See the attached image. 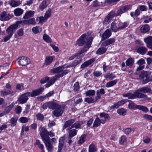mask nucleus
<instances>
[{
	"label": "nucleus",
	"instance_id": "1",
	"mask_svg": "<svg viewBox=\"0 0 152 152\" xmlns=\"http://www.w3.org/2000/svg\"><path fill=\"white\" fill-rule=\"evenodd\" d=\"M92 39L93 38L92 37H90L86 34H84L77 40L75 45L79 46H82L83 45H91Z\"/></svg>",
	"mask_w": 152,
	"mask_h": 152
},
{
	"label": "nucleus",
	"instance_id": "2",
	"mask_svg": "<svg viewBox=\"0 0 152 152\" xmlns=\"http://www.w3.org/2000/svg\"><path fill=\"white\" fill-rule=\"evenodd\" d=\"M92 39L93 38L92 37H90L86 34H84L77 40L75 45L79 46H82L83 45H91Z\"/></svg>",
	"mask_w": 152,
	"mask_h": 152
},
{
	"label": "nucleus",
	"instance_id": "3",
	"mask_svg": "<svg viewBox=\"0 0 152 152\" xmlns=\"http://www.w3.org/2000/svg\"><path fill=\"white\" fill-rule=\"evenodd\" d=\"M92 39L93 38L92 37H90L86 34H84L77 40L75 45L79 46H82L83 45H91Z\"/></svg>",
	"mask_w": 152,
	"mask_h": 152
},
{
	"label": "nucleus",
	"instance_id": "4",
	"mask_svg": "<svg viewBox=\"0 0 152 152\" xmlns=\"http://www.w3.org/2000/svg\"><path fill=\"white\" fill-rule=\"evenodd\" d=\"M18 26L17 24H15L10 26L7 28L6 32L7 33V35L4 38L3 41L6 42L10 39L15 30L17 28Z\"/></svg>",
	"mask_w": 152,
	"mask_h": 152
},
{
	"label": "nucleus",
	"instance_id": "5",
	"mask_svg": "<svg viewBox=\"0 0 152 152\" xmlns=\"http://www.w3.org/2000/svg\"><path fill=\"white\" fill-rule=\"evenodd\" d=\"M123 96L125 97H127L129 99H133L137 97L143 99H147L146 95L138 92L137 90L134 94L131 93H128L126 94H123Z\"/></svg>",
	"mask_w": 152,
	"mask_h": 152
},
{
	"label": "nucleus",
	"instance_id": "6",
	"mask_svg": "<svg viewBox=\"0 0 152 152\" xmlns=\"http://www.w3.org/2000/svg\"><path fill=\"white\" fill-rule=\"evenodd\" d=\"M139 77L144 84L152 81V75H151L150 73L148 72L144 71H142Z\"/></svg>",
	"mask_w": 152,
	"mask_h": 152
},
{
	"label": "nucleus",
	"instance_id": "7",
	"mask_svg": "<svg viewBox=\"0 0 152 152\" xmlns=\"http://www.w3.org/2000/svg\"><path fill=\"white\" fill-rule=\"evenodd\" d=\"M121 22L118 19H115L111 24L110 29L115 32L119 31V26Z\"/></svg>",
	"mask_w": 152,
	"mask_h": 152
},
{
	"label": "nucleus",
	"instance_id": "8",
	"mask_svg": "<svg viewBox=\"0 0 152 152\" xmlns=\"http://www.w3.org/2000/svg\"><path fill=\"white\" fill-rule=\"evenodd\" d=\"M53 114L56 117H59L61 116L64 110V108L63 107L57 104Z\"/></svg>",
	"mask_w": 152,
	"mask_h": 152
},
{
	"label": "nucleus",
	"instance_id": "9",
	"mask_svg": "<svg viewBox=\"0 0 152 152\" xmlns=\"http://www.w3.org/2000/svg\"><path fill=\"white\" fill-rule=\"evenodd\" d=\"M17 61L20 65L25 66L30 63L29 60L26 57L22 56L18 58Z\"/></svg>",
	"mask_w": 152,
	"mask_h": 152
},
{
	"label": "nucleus",
	"instance_id": "10",
	"mask_svg": "<svg viewBox=\"0 0 152 152\" xmlns=\"http://www.w3.org/2000/svg\"><path fill=\"white\" fill-rule=\"evenodd\" d=\"M128 100V99H125L119 101L114 104L113 105L109 106L108 108V109L109 110H111L115 108H117L119 107L126 103Z\"/></svg>",
	"mask_w": 152,
	"mask_h": 152
},
{
	"label": "nucleus",
	"instance_id": "11",
	"mask_svg": "<svg viewBox=\"0 0 152 152\" xmlns=\"http://www.w3.org/2000/svg\"><path fill=\"white\" fill-rule=\"evenodd\" d=\"M11 18V15L6 11H3L0 14V20L4 21L9 20Z\"/></svg>",
	"mask_w": 152,
	"mask_h": 152
},
{
	"label": "nucleus",
	"instance_id": "12",
	"mask_svg": "<svg viewBox=\"0 0 152 152\" xmlns=\"http://www.w3.org/2000/svg\"><path fill=\"white\" fill-rule=\"evenodd\" d=\"M45 143L48 152H52L53 149V145L50 142V138L48 137L47 138L42 140Z\"/></svg>",
	"mask_w": 152,
	"mask_h": 152
},
{
	"label": "nucleus",
	"instance_id": "13",
	"mask_svg": "<svg viewBox=\"0 0 152 152\" xmlns=\"http://www.w3.org/2000/svg\"><path fill=\"white\" fill-rule=\"evenodd\" d=\"M114 16H116L115 12L111 11L104 18V23L105 24H108Z\"/></svg>",
	"mask_w": 152,
	"mask_h": 152
},
{
	"label": "nucleus",
	"instance_id": "14",
	"mask_svg": "<svg viewBox=\"0 0 152 152\" xmlns=\"http://www.w3.org/2000/svg\"><path fill=\"white\" fill-rule=\"evenodd\" d=\"M28 96H30L28 92H27L21 95L19 97L18 101L20 104H23L25 103L28 99Z\"/></svg>",
	"mask_w": 152,
	"mask_h": 152
},
{
	"label": "nucleus",
	"instance_id": "15",
	"mask_svg": "<svg viewBox=\"0 0 152 152\" xmlns=\"http://www.w3.org/2000/svg\"><path fill=\"white\" fill-rule=\"evenodd\" d=\"M55 103L52 102H49L45 103L42 106V108L44 109H46L48 108L49 109H54L56 105Z\"/></svg>",
	"mask_w": 152,
	"mask_h": 152
},
{
	"label": "nucleus",
	"instance_id": "16",
	"mask_svg": "<svg viewBox=\"0 0 152 152\" xmlns=\"http://www.w3.org/2000/svg\"><path fill=\"white\" fill-rule=\"evenodd\" d=\"M44 90V88L41 87L38 89L34 90L31 92H28L30 96L32 97L35 96L40 94Z\"/></svg>",
	"mask_w": 152,
	"mask_h": 152
},
{
	"label": "nucleus",
	"instance_id": "17",
	"mask_svg": "<svg viewBox=\"0 0 152 152\" xmlns=\"http://www.w3.org/2000/svg\"><path fill=\"white\" fill-rule=\"evenodd\" d=\"M145 63V61L143 58H140L137 61L136 64L139 65L136 69V71H138L142 70L145 67V65H143Z\"/></svg>",
	"mask_w": 152,
	"mask_h": 152
},
{
	"label": "nucleus",
	"instance_id": "18",
	"mask_svg": "<svg viewBox=\"0 0 152 152\" xmlns=\"http://www.w3.org/2000/svg\"><path fill=\"white\" fill-rule=\"evenodd\" d=\"M144 41L146 44L147 47L152 50V36H150L145 38Z\"/></svg>",
	"mask_w": 152,
	"mask_h": 152
},
{
	"label": "nucleus",
	"instance_id": "19",
	"mask_svg": "<svg viewBox=\"0 0 152 152\" xmlns=\"http://www.w3.org/2000/svg\"><path fill=\"white\" fill-rule=\"evenodd\" d=\"M99 116L101 118H103L104 119H101L102 121V124H104L107 120H110V118L109 115L104 113H100L99 114Z\"/></svg>",
	"mask_w": 152,
	"mask_h": 152
},
{
	"label": "nucleus",
	"instance_id": "20",
	"mask_svg": "<svg viewBox=\"0 0 152 152\" xmlns=\"http://www.w3.org/2000/svg\"><path fill=\"white\" fill-rule=\"evenodd\" d=\"M75 121V119H71L68 120L65 122L64 126V128L65 129L67 127H69V129H71L72 128H71L73 123Z\"/></svg>",
	"mask_w": 152,
	"mask_h": 152
},
{
	"label": "nucleus",
	"instance_id": "21",
	"mask_svg": "<svg viewBox=\"0 0 152 152\" xmlns=\"http://www.w3.org/2000/svg\"><path fill=\"white\" fill-rule=\"evenodd\" d=\"M111 34V31L109 29H107L103 33L102 37V40L104 41L109 37Z\"/></svg>",
	"mask_w": 152,
	"mask_h": 152
},
{
	"label": "nucleus",
	"instance_id": "22",
	"mask_svg": "<svg viewBox=\"0 0 152 152\" xmlns=\"http://www.w3.org/2000/svg\"><path fill=\"white\" fill-rule=\"evenodd\" d=\"M95 59L94 58H91V59L83 63L80 66L81 68H83L90 65L95 61Z\"/></svg>",
	"mask_w": 152,
	"mask_h": 152
},
{
	"label": "nucleus",
	"instance_id": "23",
	"mask_svg": "<svg viewBox=\"0 0 152 152\" xmlns=\"http://www.w3.org/2000/svg\"><path fill=\"white\" fill-rule=\"evenodd\" d=\"M64 65H62L57 68H53L51 70L50 72L53 73H58V74H60L61 73L63 69H64Z\"/></svg>",
	"mask_w": 152,
	"mask_h": 152
},
{
	"label": "nucleus",
	"instance_id": "24",
	"mask_svg": "<svg viewBox=\"0 0 152 152\" xmlns=\"http://www.w3.org/2000/svg\"><path fill=\"white\" fill-rule=\"evenodd\" d=\"M23 23L26 24H30L33 25H35L37 23L35 19L34 18H30L26 20H24L23 21Z\"/></svg>",
	"mask_w": 152,
	"mask_h": 152
},
{
	"label": "nucleus",
	"instance_id": "25",
	"mask_svg": "<svg viewBox=\"0 0 152 152\" xmlns=\"http://www.w3.org/2000/svg\"><path fill=\"white\" fill-rule=\"evenodd\" d=\"M53 56H47L45 58L44 66L49 65L53 61Z\"/></svg>",
	"mask_w": 152,
	"mask_h": 152
},
{
	"label": "nucleus",
	"instance_id": "26",
	"mask_svg": "<svg viewBox=\"0 0 152 152\" xmlns=\"http://www.w3.org/2000/svg\"><path fill=\"white\" fill-rule=\"evenodd\" d=\"M40 131L41 132L40 134L42 140L45 139L48 137L46 136L47 133H48V131L45 128L41 127L40 128Z\"/></svg>",
	"mask_w": 152,
	"mask_h": 152
},
{
	"label": "nucleus",
	"instance_id": "27",
	"mask_svg": "<svg viewBox=\"0 0 152 152\" xmlns=\"http://www.w3.org/2000/svg\"><path fill=\"white\" fill-rule=\"evenodd\" d=\"M115 42V39L113 38H110L104 41L102 43V45L104 46H107L112 44Z\"/></svg>",
	"mask_w": 152,
	"mask_h": 152
},
{
	"label": "nucleus",
	"instance_id": "28",
	"mask_svg": "<svg viewBox=\"0 0 152 152\" xmlns=\"http://www.w3.org/2000/svg\"><path fill=\"white\" fill-rule=\"evenodd\" d=\"M10 5L12 7H18L21 4L20 1H18L14 0H11L9 2Z\"/></svg>",
	"mask_w": 152,
	"mask_h": 152
},
{
	"label": "nucleus",
	"instance_id": "29",
	"mask_svg": "<svg viewBox=\"0 0 152 152\" xmlns=\"http://www.w3.org/2000/svg\"><path fill=\"white\" fill-rule=\"evenodd\" d=\"M58 80L55 76L53 77L45 85L46 88H48L54 83L55 81Z\"/></svg>",
	"mask_w": 152,
	"mask_h": 152
},
{
	"label": "nucleus",
	"instance_id": "30",
	"mask_svg": "<svg viewBox=\"0 0 152 152\" xmlns=\"http://www.w3.org/2000/svg\"><path fill=\"white\" fill-rule=\"evenodd\" d=\"M70 72L69 69H63V71H62L61 73L60 74H58L57 75H55L56 78L58 79L60 77L63 76L64 75L67 74Z\"/></svg>",
	"mask_w": 152,
	"mask_h": 152
},
{
	"label": "nucleus",
	"instance_id": "31",
	"mask_svg": "<svg viewBox=\"0 0 152 152\" xmlns=\"http://www.w3.org/2000/svg\"><path fill=\"white\" fill-rule=\"evenodd\" d=\"M42 30V28L38 26L33 27L32 28V31L34 34H37L40 33Z\"/></svg>",
	"mask_w": 152,
	"mask_h": 152
},
{
	"label": "nucleus",
	"instance_id": "32",
	"mask_svg": "<svg viewBox=\"0 0 152 152\" xmlns=\"http://www.w3.org/2000/svg\"><path fill=\"white\" fill-rule=\"evenodd\" d=\"M150 90V88L149 86L141 88L137 90L138 92H142L143 93H148Z\"/></svg>",
	"mask_w": 152,
	"mask_h": 152
},
{
	"label": "nucleus",
	"instance_id": "33",
	"mask_svg": "<svg viewBox=\"0 0 152 152\" xmlns=\"http://www.w3.org/2000/svg\"><path fill=\"white\" fill-rule=\"evenodd\" d=\"M147 51V48L145 47H139L137 49V52L142 55L145 54Z\"/></svg>",
	"mask_w": 152,
	"mask_h": 152
},
{
	"label": "nucleus",
	"instance_id": "34",
	"mask_svg": "<svg viewBox=\"0 0 152 152\" xmlns=\"http://www.w3.org/2000/svg\"><path fill=\"white\" fill-rule=\"evenodd\" d=\"M150 30V27L147 24H145L142 26L140 28L141 32L145 33L148 32Z\"/></svg>",
	"mask_w": 152,
	"mask_h": 152
},
{
	"label": "nucleus",
	"instance_id": "35",
	"mask_svg": "<svg viewBox=\"0 0 152 152\" xmlns=\"http://www.w3.org/2000/svg\"><path fill=\"white\" fill-rule=\"evenodd\" d=\"M102 124V121L99 118H96L93 124V126L96 127L100 126L101 124Z\"/></svg>",
	"mask_w": 152,
	"mask_h": 152
},
{
	"label": "nucleus",
	"instance_id": "36",
	"mask_svg": "<svg viewBox=\"0 0 152 152\" xmlns=\"http://www.w3.org/2000/svg\"><path fill=\"white\" fill-rule=\"evenodd\" d=\"M48 5L47 0H44L40 5L39 7V10L40 11H42Z\"/></svg>",
	"mask_w": 152,
	"mask_h": 152
},
{
	"label": "nucleus",
	"instance_id": "37",
	"mask_svg": "<svg viewBox=\"0 0 152 152\" xmlns=\"http://www.w3.org/2000/svg\"><path fill=\"white\" fill-rule=\"evenodd\" d=\"M34 11H29L27 12L23 16V18L24 19H28V18L34 16Z\"/></svg>",
	"mask_w": 152,
	"mask_h": 152
},
{
	"label": "nucleus",
	"instance_id": "38",
	"mask_svg": "<svg viewBox=\"0 0 152 152\" xmlns=\"http://www.w3.org/2000/svg\"><path fill=\"white\" fill-rule=\"evenodd\" d=\"M15 15L16 16H18L22 15L23 13V10L19 8L15 9L14 11Z\"/></svg>",
	"mask_w": 152,
	"mask_h": 152
},
{
	"label": "nucleus",
	"instance_id": "39",
	"mask_svg": "<svg viewBox=\"0 0 152 152\" xmlns=\"http://www.w3.org/2000/svg\"><path fill=\"white\" fill-rule=\"evenodd\" d=\"M119 144L123 145L126 143V138L125 135H122L119 138Z\"/></svg>",
	"mask_w": 152,
	"mask_h": 152
},
{
	"label": "nucleus",
	"instance_id": "40",
	"mask_svg": "<svg viewBox=\"0 0 152 152\" xmlns=\"http://www.w3.org/2000/svg\"><path fill=\"white\" fill-rule=\"evenodd\" d=\"M118 81V80H117L116 79L110 81H109L106 83L105 86L107 88L112 87Z\"/></svg>",
	"mask_w": 152,
	"mask_h": 152
},
{
	"label": "nucleus",
	"instance_id": "41",
	"mask_svg": "<svg viewBox=\"0 0 152 152\" xmlns=\"http://www.w3.org/2000/svg\"><path fill=\"white\" fill-rule=\"evenodd\" d=\"M47 20L44 16H41L36 18L37 22H38V23L40 24L41 25L42 24L43 22Z\"/></svg>",
	"mask_w": 152,
	"mask_h": 152
},
{
	"label": "nucleus",
	"instance_id": "42",
	"mask_svg": "<svg viewBox=\"0 0 152 152\" xmlns=\"http://www.w3.org/2000/svg\"><path fill=\"white\" fill-rule=\"evenodd\" d=\"M126 12V11L125 10L123 7H121L118 10L117 12L115 13V15L117 16L119 15L121 16L122 14Z\"/></svg>",
	"mask_w": 152,
	"mask_h": 152
},
{
	"label": "nucleus",
	"instance_id": "43",
	"mask_svg": "<svg viewBox=\"0 0 152 152\" xmlns=\"http://www.w3.org/2000/svg\"><path fill=\"white\" fill-rule=\"evenodd\" d=\"M83 124V123L82 122H77L73 124H72L71 128H73L75 127L76 129L80 128Z\"/></svg>",
	"mask_w": 152,
	"mask_h": 152
},
{
	"label": "nucleus",
	"instance_id": "44",
	"mask_svg": "<svg viewBox=\"0 0 152 152\" xmlns=\"http://www.w3.org/2000/svg\"><path fill=\"white\" fill-rule=\"evenodd\" d=\"M136 108L137 109L141 110L145 113L147 112L148 111V108L145 106L137 105L136 106Z\"/></svg>",
	"mask_w": 152,
	"mask_h": 152
},
{
	"label": "nucleus",
	"instance_id": "45",
	"mask_svg": "<svg viewBox=\"0 0 152 152\" xmlns=\"http://www.w3.org/2000/svg\"><path fill=\"white\" fill-rule=\"evenodd\" d=\"M96 150V148L94 144L92 143L89 146L88 148L89 152H95Z\"/></svg>",
	"mask_w": 152,
	"mask_h": 152
},
{
	"label": "nucleus",
	"instance_id": "46",
	"mask_svg": "<svg viewBox=\"0 0 152 152\" xmlns=\"http://www.w3.org/2000/svg\"><path fill=\"white\" fill-rule=\"evenodd\" d=\"M43 39L47 43H50L52 42L51 38L48 35L46 34H44L43 36Z\"/></svg>",
	"mask_w": 152,
	"mask_h": 152
},
{
	"label": "nucleus",
	"instance_id": "47",
	"mask_svg": "<svg viewBox=\"0 0 152 152\" xmlns=\"http://www.w3.org/2000/svg\"><path fill=\"white\" fill-rule=\"evenodd\" d=\"M107 49L104 47H101L98 49L96 51V53L97 54L101 55L104 53L106 51Z\"/></svg>",
	"mask_w": 152,
	"mask_h": 152
},
{
	"label": "nucleus",
	"instance_id": "48",
	"mask_svg": "<svg viewBox=\"0 0 152 152\" xmlns=\"http://www.w3.org/2000/svg\"><path fill=\"white\" fill-rule=\"evenodd\" d=\"M69 137H72L77 134V131L75 129H71L69 132Z\"/></svg>",
	"mask_w": 152,
	"mask_h": 152
},
{
	"label": "nucleus",
	"instance_id": "49",
	"mask_svg": "<svg viewBox=\"0 0 152 152\" xmlns=\"http://www.w3.org/2000/svg\"><path fill=\"white\" fill-rule=\"evenodd\" d=\"M86 135L85 134L82 135L79 137V140L77 142L78 144L81 145L83 144L85 141V140L86 138Z\"/></svg>",
	"mask_w": 152,
	"mask_h": 152
},
{
	"label": "nucleus",
	"instance_id": "50",
	"mask_svg": "<svg viewBox=\"0 0 152 152\" xmlns=\"http://www.w3.org/2000/svg\"><path fill=\"white\" fill-rule=\"evenodd\" d=\"M1 94L2 96H7L10 93V91L9 90H6L4 89L1 90Z\"/></svg>",
	"mask_w": 152,
	"mask_h": 152
},
{
	"label": "nucleus",
	"instance_id": "51",
	"mask_svg": "<svg viewBox=\"0 0 152 152\" xmlns=\"http://www.w3.org/2000/svg\"><path fill=\"white\" fill-rule=\"evenodd\" d=\"M96 91L94 90H89L87 91L85 94L87 96H94L95 95Z\"/></svg>",
	"mask_w": 152,
	"mask_h": 152
},
{
	"label": "nucleus",
	"instance_id": "52",
	"mask_svg": "<svg viewBox=\"0 0 152 152\" xmlns=\"http://www.w3.org/2000/svg\"><path fill=\"white\" fill-rule=\"evenodd\" d=\"M115 77L114 74L110 73H107V74L104 75V77L106 78H109L110 80L113 79Z\"/></svg>",
	"mask_w": 152,
	"mask_h": 152
},
{
	"label": "nucleus",
	"instance_id": "53",
	"mask_svg": "<svg viewBox=\"0 0 152 152\" xmlns=\"http://www.w3.org/2000/svg\"><path fill=\"white\" fill-rule=\"evenodd\" d=\"M134 62V60L132 58H129L127 59L126 61V65L128 66H132Z\"/></svg>",
	"mask_w": 152,
	"mask_h": 152
},
{
	"label": "nucleus",
	"instance_id": "54",
	"mask_svg": "<svg viewBox=\"0 0 152 152\" xmlns=\"http://www.w3.org/2000/svg\"><path fill=\"white\" fill-rule=\"evenodd\" d=\"M36 117L37 120L42 121L44 118L43 115L40 113H38L36 115Z\"/></svg>",
	"mask_w": 152,
	"mask_h": 152
},
{
	"label": "nucleus",
	"instance_id": "55",
	"mask_svg": "<svg viewBox=\"0 0 152 152\" xmlns=\"http://www.w3.org/2000/svg\"><path fill=\"white\" fill-rule=\"evenodd\" d=\"M29 119L27 117H23L20 118L19 121L21 123H24L28 122Z\"/></svg>",
	"mask_w": 152,
	"mask_h": 152
},
{
	"label": "nucleus",
	"instance_id": "56",
	"mask_svg": "<svg viewBox=\"0 0 152 152\" xmlns=\"http://www.w3.org/2000/svg\"><path fill=\"white\" fill-rule=\"evenodd\" d=\"M126 110L124 108H121L117 110V113L120 115H124L125 114Z\"/></svg>",
	"mask_w": 152,
	"mask_h": 152
},
{
	"label": "nucleus",
	"instance_id": "57",
	"mask_svg": "<svg viewBox=\"0 0 152 152\" xmlns=\"http://www.w3.org/2000/svg\"><path fill=\"white\" fill-rule=\"evenodd\" d=\"M84 101L88 103H93L95 102V100L91 97L86 98L85 99Z\"/></svg>",
	"mask_w": 152,
	"mask_h": 152
},
{
	"label": "nucleus",
	"instance_id": "58",
	"mask_svg": "<svg viewBox=\"0 0 152 152\" xmlns=\"http://www.w3.org/2000/svg\"><path fill=\"white\" fill-rule=\"evenodd\" d=\"M136 105H135L134 103L132 101H129L128 107L129 109H133L136 108Z\"/></svg>",
	"mask_w": 152,
	"mask_h": 152
},
{
	"label": "nucleus",
	"instance_id": "59",
	"mask_svg": "<svg viewBox=\"0 0 152 152\" xmlns=\"http://www.w3.org/2000/svg\"><path fill=\"white\" fill-rule=\"evenodd\" d=\"M81 61V59H80L79 60H75L71 63L72 67H75L79 64L80 63Z\"/></svg>",
	"mask_w": 152,
	"mask_h": 152
},
{
	"label": "nucleus",
	"instance_id": "60",
	"mask_svg": "<svg viewBox=\"0 0 152 152\" xmlns=\"http://www.w3.org/2000/svg\"><path fill=\"white\" fill-rule=\"evenodd\" d=\"M17 119L15 118H12L11 119V126H14L16 124Z\"/></svg>",
	"mask_w": 152,
	"mask_h": 152
},
{
	"label": "nucleus",
	"instance_id": "61",
	"mask_svg": "<svg viewBox=\"0 0 152 152\" xmlns=\"http://www.w3.org/2000/svg\"><path fill=\"white\" fill-rule=\"evenodd\" d=\"M128 25V23H127L124 22L123 23H121L119 26V31L121 29H123L126 27Z\"/></svg>",
	"mask_w": 152,
	"mask_h": 152
},
{
	"label": "nucleus",
	"instance_id": "62",
	"mask_svg": "<svg viewBox=\"0 0 152 152\" xmlns=\"http://www.w3.org/2000/svg\"><path fill=\"white\" fill-rule=\"evenodd\" d=\"M63 143V138H61L59 139V143L58 148V151H61L62 145Z\"/></svg>",
	"mask_w": 152,
	"mask_h": 152
},
{
	"label": "nucleus",
	"instance_id": "63",
	"mask_svg": "<svg viewBox=\"0 0 152 152\" xmlns=\"http://www.w3.org/2000/svg\"><path fill=\"white\" fill-rule=\"evenodd\" d=\"M51 10L50 9L48 10V11H47L46 12L44 15V17L46 18V19H47L50 16V15H51Z\"/></svg>",
	"mask_w": 152,
	"mask_h": 152
},
{
	"label": "nucleus",
	"instance_id": "64",
	"mask_svg": "<svg viewBox=\"0 0 152 152\" xmlns=\"http://www.w3.org/2000/svg\"><path fill=\"white\" fill-rule=\"evenodd\" d=\"M84 55V53L81 50L78 52L77 53L75 54V56L77 57V58H80L82 57Z\"/></svg>",
	"mask_w": 152,
	"mask_h": 152
}]
</instances>
